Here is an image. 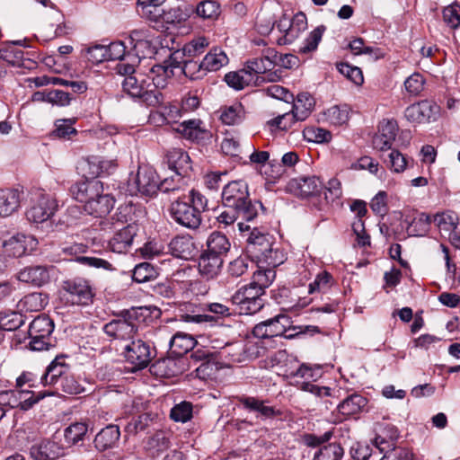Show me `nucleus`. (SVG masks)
<instances>
[{
	"label": "nucleus",
	"instance_id": "obj_1",
	"mask_svg": "<svg viewBox=\"0 0 460 460\" xmlns=\"http://www.w3.org/2000/svg\"><path fill=\"white\" fill-rule=\"evenodd\" d=\"M167 69L163 66H153L149 75L126 76L121 82L122 90L134 99H140L148 106L163 103L160 89L166 85Z\"/></svg>",
	"mask_w": 460,
	"mask_h": 460
},
{
	"label": "nucleus",
	"instance_id": "obj_2",
	"mask_svg": "<svg viewBox=\"0 0 460 460\" xmlns=\"http://www.w3.org/2000/svg\"><path fill=\"white\" fill-rule=\"evenodd\" d=\"M246 252L260 264L276 268L286 260V255L275 242L273 235L253 228L247 238Z\"/></svg>",
	"mask_w": 460,
	"mask_h": 460
},
{
	"label": "nucleus",
	"instance_id": "obj_3",
	"mask_svg": "<svg viewBox=\"0 0 460 460\" xmlns=\"http://www.w3.org/2000/svg\"><path fill=\"white\" fill-rule=\"evenodd\" d=\"M222 204L224 208H234L246 210L251 208L258 213V208H263L260 201L250 199L248 184L242 180L228 182L222 191Z\"/></svg>",
	"mask_w": 460,
	"mask_h": 460
},
{
	"label": "nucleus",
	"instance_id": "obj_4",
	"mask_svg": "<svg viewBox=\"0 0 460 460\" xmlns=\"http://www.w3.org/2000/svg\"><path fill=\"white\" fill-rule=\"evenodd\" d=\"M332 431L329 430L320 436L313 433L303 436L305 445L310 447H319L313 460H341L343 458L344 449L340 443L333 442L323 445L332 438Z\"/></svg>",
	"mask_w": 460,
	"mask_h": 460
},
{
	"label": "nucleus",
	"instance_id": "obj_5",
	"mask_svg": "<svg viewBox=\"0 0 460 460\" xmlns=\"http://www.w3.org/2000/svg\"><path fill=\"white\" fill-rule=\"evenodd\" d=\"M264 295L262 291L248 284L235 291L230 301L236 306L240 314H254L263 308Z\"/></svg>",
	"mask_w": 460,
	"mask_h": 460
},
{
	"label": "nucleus",
	"instance_id": "obj_6",
	"mask_svg": "<svg viewBox=\"0 0 460 460\" xmlns=\"http://www.w3.org/2000/svg\"><path fill=\"white\" fill-rule=\"evenodd\" d=\"M171 217L179 225L190 230L199 228L202 217L199 212L187 202L186 197L178 196L170 206Z\"/></svg>",
	"mask_w": 460,
	"mask_h": 460
},
{
	"label": "nucleus",
	"instance_id": "obj_7",
	"mask_svg": "<svg viewBox=\"0 0 460 460\" xmlns=\"http://www.w3.org/2000/svg\"><path fill=\"white\" fill-rule=\"evenodd\" d=\"M296 329V327L291 326L290 318L280 314L257 323L252 329V334L259 339H269L286 335V332Z\"/></svg>",
	"mask_w": 460,
	"mask_h": 460
},
{
	"label": "nucleus",
	"instance_id": "obj_8",
	"mask_svg": "<svg viewBox=\"0 0 460 460\" xmlns=\"http://www.w3.org/2000/svg\"><path fill=\"white\" fill-rule=\"evenodd\" d=\"M277 28L283 35L278 39L279 45L292 44L307 28V19L304 13L299 12L290 20L286 15L278 22Z\"/></svg>",
	"mask_w": 460,
	"mask_h": 460
},
{
	"label": "nucleus",
	"instance_id": "obj_9",
	"mask_svg": "<svg viewBox=\"0 0 460 460\" xmlns=\"http://www.w3.org/2000/svg\"><path fill=\"white\" fill-rule=\"evenodd\" d=\"M56 439L57 435H54L51 438L35 441L30 447L31 457L33 460H57L66 456V447Z\"/></svg>",
	"mask_w": 460,
	"mask_h": 460
},
{
	"label": "nucleus",
	"instance_id": "obj_10",
	"mask_svg": "<svg viewBox=\"0 0 460 460\" xmlns=\"http://www.w3.org/2000/svg\"><path fill=\"white\" fill-rule=\"evenodd\" d=\"M66 299L73 305H85L93 298V291L89 282L82 278L68 279L63 283Z\"/></svg>",
	"mask_w": 460,
	"mask_h": 460
},
{
	"label": "nucleus",
	"instance_id": "obj_11",
	"mask_svg": "<svg viewBox=\"0 0 460 460\" xmlns=\"http://www.w3.org/2000/svg\"><path fill=\"white\" fill-rule=\"evenodd\" d=\"M123 353L126 360L138 370L146 367L155 356V350L151 349L150 345L142 340L131 341L125 347Z\"/></svg>",
	"mask_w": 460,
	"mask_h": 460
},
{
	"label": "nucleus",
	"instance_id": "obj_12",
	"mask_svg": "<svg viewBox=\"0 0 460 460\" xmlns=\"http://www.w3.org/2000/svg\"><path fill=\"white\" fill-rule=\"evenodd\" d=\"M33 205L26 212V217L32 223H43L52 217L57 209L56 200L49 194L39 191Z\"/></svg>",
	"mask_w": 460,
	"mask_h": 460
},
{
	"label": "nucleus",
	"instance_id": "obj_13",
	"mask_svg": "<svg viewBox=\"0 0 460 460\" xmlns=\"http://www.w3.org/2000/svg\"><path fill=\"white\" fill-rule=\"evenodd\" d=\"M134 314V311L132 313L128 311L125 313L124 318L109 322L104 324L103 332L113 339L128 340L133 338L137 332V324L131 321Z\"/></svg>",
	"mask_w": 460,
	"mask_h": 460
},
{
	"label": "nucleus",
	"instance_id": "obj_14",
	"mask_svg": "<svg viewBox=\"0 0 460 460\" xmlns=\"http://www.w3.org/2000/svg\"><path fill=\"white\" fill-rule=\"evenodd\" d=\"M132 181L139 194L146 197H153L159 190V177L152 167L147 165L138 166L137 172Z\"/></svg>",
	"mask_w": 460,
	"mask_h": 460
},
{
	"label": "nucleus",
	"instance_id": "obj_15",
	"mask_svg": "<svg viewBox=\"0 0 460 460\" xmlns=\"http://www.w3.org/2000/svg\"><path fill=\"white\" fill-rule=\"evenodd\" d=\"M323 189V181L316 176H303L291 179L287 185V190L303 198L316 196Z\"/></svg>",
	"mask_w": 460,
	"mask_h": 460
},
{
	"label": "nucleus",
	"instance_id": "obj_16",
	"mask_svg": "<svg viewBox=\"0 0 460 460\" xmlns=\"http://www.w3.org/2000/svg\"><path fill=\"white\" fill-rule=\"evenodd\" d=\"M438 113L439 106L429 100L411 104L404 111L405 118L409 121L418 123L435 120Z\"/></svg>",
	"mask_w": 460,
	"mask_h": 460
},
{
	"label": "nucleus",
	"instance_id": "obj_17",
	"mask_svg": "<svg viewBox=\"0 0 460 460\" xmlns=\"http://www.w3.org/2000/svg\"><path fill=\"white\" fill-rule=\"evenodd\" d=\"M399 437L395 428L390 429V441H386L382 435H378L375 442L381 452H385V457L391 460H415L413 454L407 448H395L394 441Z\"/></svg>",
	"mask_w": 460,
	"mask_h": 460
},
{
	"label": "nucleus",
	"instance_id": "obj_18",
	"mask_svg": "<svg viewBox=\"0 0 460 460\" xmlns=\"http://www.w3.org/2000/svg\"><path fill=\"white\" fill-rule=\"evenodd\" d=\"M398 128L395 119H383L380 122L378 133L373 137L374 147L380 151L391 149Z\"/></svg>",
	"mask_w": 460,
	"mask_h": 460
},
{
	"label": "nucleus",
	"instance_id": "obj_19",
	"mask_svg": "<svg viewBox=\"0 0 460 460\" xmlns=\"http://www.w3.org/2000/svg\"><path fill=\"white\" fill-rule=\"evenodd\" d=\"M70 191L77 201L86 204L103 192V185L97 179L85 180L74 184Z\"/></svg>",
	"mask_w": 460,
	"mask_h": 460
},
{
	"label": "nucleus",
	"instance_id": "obj_20",
	"mask_svg": "<svg viewBox=\"0 0 460 460\" xmlns=\"http://www.w3.org/2000/svg\"><path fill=\"white\" fill-rule=\"evenodd\" d=\"M37 244L36 240L31 235L24 234H16L4 243V252L8 256L22 257L28 250H32Z\"/></svg>",
	"mask_w": 460,
	"mask_h": 460
},
{
	"label": "nucleus",
	"instance_id": "obj_21",
	"mask_svg": "<svg viewBox=\"0 0 460 460\" xmlns=\"http://www.w3.org/2000/svg\"><path fill=\"white\" fill-rule=\"evenodd\" d=\"M137 227L134 224L119 229L109 241V247L113 252L126 253L130 249L133 239L137 234Z\"/></svg>",
	"mask_w": 460,
	"mask_h": 460
},
{
	"label": "nucleus",
	"instance_id": "obj_22",
	"mask_svg": "<svg viewBox=\"0 0 460 460\" xmlns=\"http://www.w3.org/2000/svg\"><path fill=\"white\" fill-rule=\"evenodd\" d=\"M65 356H57L46 368L40 377L43 385H58L63 376L69 372V366L65 362Z\"/></svg>",
	"mask_w": 460,
	"mask_h": 460
},
{
	"label": "nucleus",
	"instance_id": "obj_23",
	"mask_svg": "<svg viewBox=\"0 0 460 460\" xmlns=\"http://www.w3.org/2000/svg\"><path fill=\"white\" fill-rule=\"evenodd\" d=\"M243 72L248 74L249 76L255 75L256 84L266 81L275 82L279 78L277 73L271 72V69L266 65L261 57L247 60L245 63V67L243 68Z\"/></svg>",
	"mask_w": 460,
	"mask_h": 460
},
{
	"label": "nucleus",
	"instance_id": "obj_24",
	"mask_svg": "<svg viewBox=\"0 0 460 460\" xmlns=\"http://www.w3.org/2000/svg\"><path fill=\"white\" fill-rule=\"evenodd\" d=\"M169 250L172 255L182 260L192 258L197 248L190 234L176 235L169 243Z\"/></svg>",
	"mask_w": 460,
	"mask_h": 460
},
{
	"label": "nucleus",
	"instance_id": "obj_25",
	"mask_svg": "<svg viewBox=\"0 0 460 460\" xmlns=\"http://www.w3.org/2000/svg\"><path fill=\"white\" fill-rule=\"evenodd\" d=\"M223 263V258L203 251L199 258V272L203 278L213 279L220 273Z\"/></svg>",
	"mask_w": 460,
	"mask_h": 460
},
{
	"label": "nucleus",
	"instance_id": "obj_26",
	"mask_svg": "<svg viewBox=\"0 0 460 460\" xmlns=\"http://www.w3.org/2000/svg\"><path fill=\"white\" fill-rule=\"evenodd\" d=\"M17 279L36 287H41L49 281V269L46 266H28L19 271Z\"/></svg>",
	"mask_w": 460,
	"mask_h": 460
},
{
	"label": "nucleus",
	"instance_id": "obj_27",
	"mask_svg": "<svg viewBox=\"0 0 460 460\" xmlns=\"http://www.w3.org/2000/svg\"><path fill=\"white\" fill-rule=\"evenodd\" d=\"M115 199L109 194L99 193V196L84 204V211L95 217L108 215L113 208Z\"/></svg>",
	"mask_w": 460,
	"mask_h": 460
},
{
	"label": "nucleus",
	"instance_id": "obj_28",
	"mask_svg": "<svg viewBox=\"0 0 460 460\" xmlns=\"http://www.w3.org/2000/svg\"><path fill=\"white\" fill-rule=\"evenodd\" d=\"M238 402L245 410L257 412L264 419H270L280 415V411L279 410L272 406L266 405V401L261 400L258 397L243 395L238 397Z\"/></svg>",
	"mask_w": 460,
	"mask_h": 460
},
{
	"label": "nucleus",
	"instance_id": "obj_29",
	"mask_svg": "<svg viewBox=\"0 0 460 460\" xmlns=\"http://www.w3.org/2000/svg\"><path fill=\"white\" fill-rule=\"evenodd\" d=\"M168 167L175 174L187 176L191 171L190 158L182 149H172L166 155Z\"/></svg>",
	"mask_w": 460,
	"mask_h": 460
},
{
	"label": "nucleus",
	"instance_id": "obj_30",
	"mask_svg": "<svg viewBox=\"0 0 460 460\" xmlns=\"http://www.w3.org/2000/svg\"><path fill=\"white\" fill-rule=\"evenodd\" d=\"M230 249L231 243L228 237L219 231H214L208 236L206 249L203 251L224 259Z\"/></svg>",
	"mask_w": 460,
	"mask_h": 460
},
{
	"label": "nucleus",
	"instance_id": "obj_31",
	"mask_svg": "<svg viewBox=\"0 0 460 460\" xmlns=\"http://www.w3.org/2000/svg\"><path fill=\"white\" fill-rule=\"evenodd\" d=\"M120 437L119 428L117 425L110 424L102 429L93 439L95 448L103 452L109 448H112Z\"/></svg>",
	"mask_w": 460,
	"mask_h": 460
},
{
	"label": "nucleus",
	"instance_id": "obj_32",
	"mask_svg": "<svg viewBox=\"0 0 460 460\" xmlns=\"http://www.w3.org/2000/svg\"><path fill=\"white\" fill-rule=\"evenodd\" d=\"M323 375L322 367L319 365H311L307 363L299 364L297 367H288L285 370L284 376L287 378L294 379L296 377L305 379L310 382L317 381Z\"/></svg>",
	"mask_w": 460,
	"mask_h": 460
},
{
	"label": "nucleus",
	"instance_id": "obj_33",
	"mask_svg": "<svg viewBox=\"0 0 460 460\" xmlns=\"http://www.w3.org/2000/svg\"><path fill=\"white\" fill-rule=\"evenodd\" d=\"M22 191L16 189L0 190V217L11 216L20 207Z\"/></svg>",
	"mask_w": 460,
	"mask_h": 460
},
{
	"label": "nucleus",
	"instance_id": "obj_34",
	"mask_svg": "<svg viewBox=\"0 0 460 460\" xmlns=\"http://www.w3.org/2000/svg\"><path fill=\"white\" fill-rule=\"evenodd\" d=\"M181 362L172 358H159L150 367L151 372L160 377H172L181 374L183 368Z\"/></svg>",
	"mask_w": 460,
	"mask_h": 460
},
{
	"label": "nucleus",
	"instance_id": "obj_35",
	"mask_svg": "<svg viewBox=\"0 0 460 460\" xmlns=\"http://www.w3.org/2000/svg\"><path fill=\"white\" fill-rule=\"evenodd\" d=\"M165 0H137V13L138 15L151 22H157L162 13Z\"/></svg>",
	"mask_w": 460,
	"mask_h": 460
},
{
	"label": "nucleus",
	"instance_id": "obj_36",
	"mask_svg": "<svg viewBox=\"0 0 460 460\" xmlns=\"http://www.w3.org/2000/svg\"><path fill=\"white\" fill-rule=\"evenodd\" d=\"M87 432L88 425L85 422H74L68 425L63 431L66 448L83 445Z\"/></svg>",
	"mask_w": 460,
	"mask_h": 460
},
{
	"label": "nucleus",
	"instance_id": "obj_37",
	"mask_svg": "<svg viewBox=\"0 0 460 460\" xmlns=\"http://www.w3.org/2000/svg\"><path fill=\"white\" fill-rule=\"evenodd\" d=\"M291 111L294 113V117L296 120H305L312 112L314 107V99L308 93H300L296 98L294 99Z\"/></svg>",
	"mask_w": 460,
	"mask_h": 460
},
{
	"label": "nucleus",
	"instance_id": "obj_38",
	"mask_svg": "<svg viewBox=\"0 0 460 460\" xmlns=\"http://www.w3.org/2000/svg\"><path fill=\"white\" fill-rule=\"evenodd\" d=\"M256 217L257 212H254L251 208H246V210H243L234 208H225V209L217 216V219L220 224L229 226L234 224L238 219L250 222Z\"/></svg>",
	"mask_w": 460,
	"mask_h": 460
},
{
	"label": "nucleus",
	"instance_id": "obj_39",
	"mask_svg": "<svg viewBox=\"0 0 460 460\" xmlns=\"http://www.w3.org/2000/svg\"><path fill=\"white\" fill-rule=\"evenodd\" d=\"M367 403V398L358 394H352L338 405V410L343 416L349 417L359 413Z\"/></svg>",
	"mask_w": 460,
	"mask_h": 460
},
{
	"label": "nucleus",
	"instance_id": "obj_40",
	"mask_svg": "<svg viewBox=\"0 0 460 460\" xmlns=\"http://www.w3.org/2000/svg\"><path fill=\"white\" fill-rule=\"evenodd\" d=\"M54 331V323L47 314H40L37 316L29 327V335L35 337L47 338Z\"/></svg>",
	"mask_w": 460,
	"mask_h": 460
},
{
	"label": "nucleus",
	"instance_id": "obj_41",
	"mask_svg": "<svg viewBox=\"0 0 460 460\" xmlns=\"http://www.w3.org/2000/svg\"><path fill=\"white\" fill-rule=\"evenodd\" d=\"M195 344L196 341L190 335L180 332L174 334L169 342L172 353L177 356H182L193 349Z\"/></svg>",
	"mask_w": 460,
	"mask_h": 460
},
{
	"label": "nucleus",
	"instance_id": "obj_42",
	"mask_svg": "<svg viewBox=\"0 0 460 460\" xmlns=\"http://www.w3.org/2000/svg\"><path fill=\"white\" fill-rule=\"evenodd\" d=\"M48 304V296L40 292H32L24 296L18 306L26 312H39Z\"/></svg>",
	"mask_w": 460,
	"mask_h": 460
},
{
	"label": "nucleus",
	"instance_id": "obj_43",
	"mask_svg": "<svg viewBox=\"0 0 460 460\" xmlns=\"http://www.w3.org/2000/svg\"><path fill=\"white\" fill-rule=\"evenodd\" d=\"M244 345L242 341L228 342L220 349L218 354L227 363H239L244 358Z\"/></svg>",
	"mask_w": 460,
	"mask_h": 460
},
{
	"label": "nucleus",
	"instance_id": "obj_44",
	"mask_svg": "<svg viewBox=\"0 0 460 460\" xmlns=\"http://www.w3.org/2000/svg\"><path fill=\"white\" fill-rule=\"evenodd\" d=\"M186 176L175 174L170 178H165L164 181H159V190L163 193H172L176 196H182L181 192L185 190L187 185Z\"/></svg>",
	"mask_w": 460,
	"mask_h": 460
},
{
	"label": "nucleus",
	"instance_id": "obj_45",
	"mask_svg": "<svg viewBox=\"0 0 460 460\" xmlns=\"http://www.w3.org/2000/svg\"><path fill=\"white\" fill-rule=\"evenodd\" d=\"M228 63L226 54L220 49H211L203 58L202 66L207 72L217 71Z\"/></svg>",
	"mask_w": 460,
	"mask_h": 460
},
{
	"label": "nucleus",
	"instance_id": "obj_46",
	"mask_svg": "<svg viewBox=\"0 0 460 460\" xmlns=\"http://www.w3.org/2000/svg\"><path fill=\"white\" fill-rule=\"evenodd\" d=\"M201 121L199 119H189L180 124L177 131L180 132L186 139L198 141L204 137L205 130L200 128Z\"/></svg>",
	"mask_w": 460,
	"mask_h": 460
},
{
	"label": "nucleus",
	"instance_id": "obj_47",
	"mask_svg": "<svg viewBox=\"0 0 460 460\" xmlns=\"http://www.w3.org/2000/svg\"><path fill=\"white\" fill-rule=\"evenodd\" d=\"M273 269L268 267L265 270H257L253 273L252 281L249 284L265 294V289L270 286L276 277V272Z\"/></svg>",
	"mask_w": 460,
	"mask_h": 460
},
{
	"label": "nucleus",
	"instance_id": "obj_48",
	"mask_svg": "<svg viewBox=\"0 0 460 460\" xmlns=\"http://www.w3.org/2000/svg\"><path fill=\"white\" fill-rule=\"evenodd\" d=\"M0 60H4L13 66H25L23 50L16 49L9 43H4V46L0 49Z\"/></svg>",
	"mask_w": 460,
	"mask_h": 460
},
{
	"label": "nucleus",
	"instance_id": "obj_49",
	"mask_svg": "<svg viewBox=\"0 0 460 460\" xmlns=\"http://www.w3.org/2000/svg\"><path fill=\"white\" fill-rule=\"evenodd\" d=\"M431 222L432 219L429 215L420 213L409 224L408 231L411 235L424 236L429 232Z\"/></svg>",
	"mask_w": 460,
	"mask_h": 460
},
{
	"label": "nucleus",
	"instance_id": "obj_50",
	"mask_svg": "<svg viewBox=\"0 0 460 460\" xmlns=\"http://www.w3.org/2000/svg\"><path fill=\"white\" fill-rule=\"evenodd\" d=\"M24 323V316L18 312L0 313V330L13 332L19 329Z\"/></svg>",
	"mask_w": 460,
	"mask_h": 460
},
{
	"label": "nucleus",
	"instance_id": "obj_51",
	"mask_svg": "<svg viewBox=\"0 0 460 460\" xmlns=\"http://www.w3.org/2000/svg\"><path fill=\"white\" fill-rule=\"evenodd\" d=\"M326 27L320 25L312 31L305 41L301 44L298 49L299 53L306 54L314 51L320 41L322 40L323 34L325 31Z\"/></svg>",
	"mask_w": 460,
	"mask_h": 460
},
{
	"label": "nucleus",
	"instance_id": "obj_52",
	"mask_svg": "<svg viewBox=\"0 0 460 460\" xmlns=\"http://www.w3.org/2000/svg\"><path fill=\"white\" fill-rule=\"evenodd\" d=\"M244 118V109L241 103H234L222 111L220 119L224 124L234 125L240 123Z\"/></svg>",
	"mask_w": 460,
	"mask_h": 460
},
{
	"label": "nucleus",
	"instance_id": "obj_53",
	"mask_svg": "<svg viewBox=\"0 0 460 460\" xmlns=\"http://www.w3.org/2000/svg\"><path fill=\"white\" fill-rule=\"evenodd\" d=\"M199 17L214 20L220 14V4L215 0L201 1L195 8Z\"/></svg>",
	"mask_w": 460,
	"mask_h": 460
},
{
	"label": "nucleus",
	"instance_id": "obj_54",
	"mask_svg": "<svg viewBox=\"0 0 460 460\" xmlns=\"http://www.w3.org/2000/svg\"><path fill=\"white\" fill-rule=\"evenodd\" d=\"M157 271L153 265L148 262L137 264L133 270L132 279L137 283H145L156 278Z\"/></svg>",
	"mask_w": 460,
	"mask_h": 460
},
{
	"label": "nucleus",
	"instance_id": "obj_55",
	"mask_svg": "<svg viewBox=\"0 0 460 460\" xmlns=\"http://www.w3.org/2000/svg\"><path fill=\"white\" fill-rule=\"evenodd\" d=\"M185 20V14L180 7L164 6L156 23L176 24Z\"/></svg>",
	"mask_w": 460,
	"mask_h": 460
},
{
	"label": "nucleus",
	"instance_id": "obj_56",
	"mask_svg": "<svg viewBox=\"0 0 460 460\" xmlns=\"http://www.w3.org/2000/svg\"><path fill=\"white\" fill-rule=\"evenodd\" d=\"M170 417L174 421L186 422L192 417V404L189 402H181L173 406Z\"/></svg>",
	"mask_w": 460,
	"mask_h": 460
},
{
	"label": "nucleus",
	"instance_id": "obj_57",
	"mask_svg": "<svg viewBox=\"0 0 460 460\" xmlns=\"http://www.w3.org/2000/svg\"><path fill=\"white\" fill-rule=\"evenodd\" d=\"M133 49L136 54L132 56L137 58V62L142 58H150L156 53V47L148 38L138 43H134Z\"/></svg>",
	"mask_w": 460,
	"mask_h": 460
},
{
	"label": "nucleus",
	"instance_id": "obj_58",
	"mask_svg": "<svg viewBox=\"0 0 460 460\" xmlns=\"http://www.w3.org/2000/svg\"><path fill=\"white\" fill-rule=\"evenodd\" d=\"M221 150L226 155L234 158L242 159L243 149L239 140L234 136H226L221 143Z\"/></svg>",
	"mask_w": 460,
	"mask_h": 460
},
{
	"label": "nucleus",
	"instance_id": "obj_59",
	"mask_svg": "<svg viewBox=\"0 0 460 460\" xmlns=\"http://www.w3.org/2000/svg\"><path fill=\"white\" fill-rule=\"evenodd\" d=\"M60 389L69 394H80L85 391L84 387L73 376L67 373L58 385Z\"/></svg>",
	"mask_w": 460,
	"mask_h": 460
},
{
	"label": "nucleus",
	"instance_id": "obj_60",
	"mask_svg": "<svg viewBox=\"0 0 460 460\" xmlns=\"http://www.w3.org/2000/svg\"><path fill=\"white\" fill-rule=\"evenodd\" d=\"M251 80L252 78H250L248 74L243 72V69L239 72H230L225 75L226 84L235 90L243 89Z\"/></svg>",
	"mask_w": 460,
	"mask_h": 460
},
{
	"label": "nucleus",
	"instance_id": "obj_61",
	"mask_svg": "<svg viewBox=\"0 0 460 460\" xmlns=\"http://www.w3.org/2000/svg\"><path fill=\"white\" fill-rule=\"evenodd\" d=\"M75 119H58L56 121V128L53 135L59 138L69 139L71 136L77 134V130L73 127Z\"/></svg>",
	"mask_w": 460,
	"mask_h": 460
},
{
	"label": "nucleus",
	"instance_id": "obj_62",
	"mask_svg": "<svg viewBox=\"0 0 460 460\" xmlns=\"http://www.w3.org/2000/svg\"><path fill=\"white\" fill-rule=\"evenodd\" d=\"M386 165L394 172H402L406 169L407 159L401 152L392 149L388 155V159L385 160Z\"/></svg>",
	"mask_w": 460,
	"mask_h": 460
},
{
	"label": "nucleus",
	"instance_id": "obj_63",
	"mask_svg": "<svg viewBox=\"0 0 460 460\" xmlns=\"http://www.w3.org/2000/svg\"><path fill=\"white\" fill-rule=\"evenodd\" d=\"M182 73L191 80H197L206 75V71L201 62L187 60L183 62L181 66Z\"/></svg>",
	"mask_w": 460,
	"mask_h": 460
},
{
	"label": "nucleus",
	"instance_id": "obj_64",
	"mask_svg": "<svg viewBox=\"0 0 460 460\" xmlns=\"http://www.w3.org/2000/svg\"><path fill=\"white\" fill-rule=\"evenodd\" d=\"M325 115L328 120L334 125H342L349 119V111L346 106H332L327 110Z\"/></svg>",
	"mask_w": 460,
	"mask_h": 460
}]
</instances>
